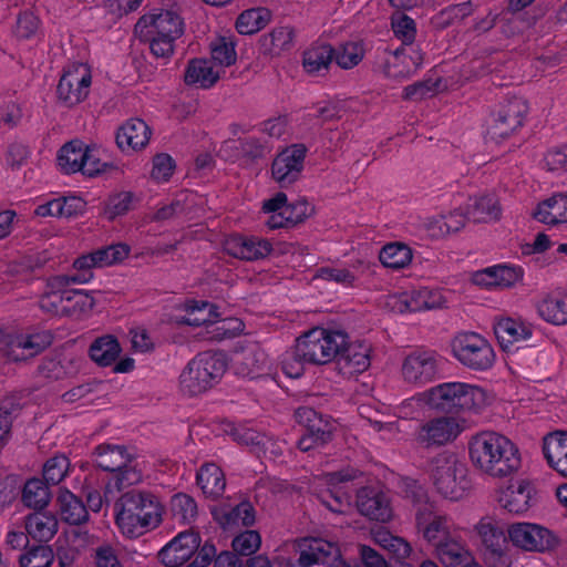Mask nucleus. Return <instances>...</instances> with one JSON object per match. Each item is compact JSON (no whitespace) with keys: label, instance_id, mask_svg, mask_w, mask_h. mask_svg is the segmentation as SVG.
I'll use <instances>...</instances> for the list:
<instances>
[{"label":"nucleus","instance_id":"nucleus-1","mask_svg":"<svg viewBox=\"0 0 567 567\" xmlns=\"http://www.w3.org/2000/svg\"><path fill=\"white\" fill-rule=\"evenodd\" d=\"M468 454L476 467L493 477L512 475L522 462L516 444L494 431H483L472 436Z\"/></svg>","mask_w":567,"mask_h":567},{"label":"nucleus","instance_id":"nucleus-2","mask_svg":"<svg viewBox=\"0 0 567 567\" xmlns=\"http://www.w3.org/2000/svg\"><path fill=\"white\" fill-rule=\"evenodd\" d=\"M164 507L159 498L147 491L124 493L115 504V522L123 535L136 538L157 527L162 522Z\"/></svg>","mask_w":567,"mask_h":567},{"label":"nucleus","instance_id":"nucleus-3","mask_svg":"<svg viewBox=\"0 0 567 567\" xmlns=\"http://www.w3.org/2000/svg\"><path fill=\"white\" fill-rule=\"evenodd\" d=\"M414 401L444 413L457 414L481 410L486 403V392L478 385L452 381L437 384L410 399V402Z\"/></svg>","mask_w":567,"mask_h":567},{"label":"nucleus","instance_id":"nucleus-4","mask_svg":"<svg viewBox=\"0 0 567 567\" xmlns=\"http://www.w3.org/2000/svg\"><path fill=\"white\" fill-rule=\"evenodd\" d=\"M406 487L408 495L419 504L415 513L417 533L429 545L434 548L460 530L450 515L439 511L431 502L422 503L425 492L416 481H408Z\"/></svg>","mask_w":567,"mask_h":567},{"label":"nucleus","instance_id":"nucleus-5","mask_svg":"<svg viewBox=\"0 0 567 567\" xmlns=\"http://www.w3.org/2000/svg\"><path fill=\"white\" fill-rule=\"evenodd\" d=\"M226 369V357L221 352H200L182 371L181 391L188 396L203 394L221 380Z\"/></svg>","mask_w":567,"mask_h":567},{"label":"nucleus","instance_id":"nucleus-6","mask_svg":"<svg viewBox=\"0 0 567 567\" xmlns=\"http://www.w3.org/2000/svg\"><path fill=\"white\" fill-rule=\"evenodd\" d=\"M94 456L97 467L112 473L107 481V489L115 487V491L120 492L142 481L143 474L126 446L102 443L95 447Z\"/></svg>","mask_w":567,"mask_h":567},{"label":"nucleus","instance_id":"nucleus-7","mask_svg":"<svg viewBox=\"0 0 567 567\" xmlns=\"http://www.w3.org/2000/svg\"><path fill=\"white\" fill-rule=\"evenodd\" d=\"M348 333L343 330L316 327L297 339V355L311 364L337 361Z\"/></svg>","mask_w":567,"mask_h":567},{"label":"nucleus","instance_id":"nucleus-8","mask_svg":"<svg viewBox=\"0 0 567 567\" xmlns=\"http://www.w3.org/2000/svg\"><path fill=\"white\" fill-rule=\"evenodd\" d=\"M431 477L436 491L452 501L462 498L470 488L466 465L453 453L443 452L433 457Z\"/></svg>","mask_w":567,"mask_h":567},{"label":"nucleus","instance_id":"nucleus-9","mask_svg":"<svg viewBox=\"0 0 567 567\" xmlns=\"http://www.w3.org/2000/svg\"><path fill=\"white\" fill-rule=\"evenodd\" d=\"M58 165L63 174L82 173L94 177L106 171L107 164L102 162L97 150L79 140L65 143L58 153Z\"/></svg>","mask_w":567,"mask_h":567},{"label":"nucleus","instance_id":"nucleus-10","mask_svg":"<svg viewBox=\"0 0 567 567\" xmlns=\"http://www.w3.org/2000/svg\"><path fill=\"white\" fill-rule=\"evenodd\" d=\"M452 353L462 365L474 371L488 370L495 360L491 343L476 332L458 333L452 341Z\"/></svg>","mask_w":567,"mask_h":567},{"label":"nucleus","instance_id":"nucleus-11","mask_svg":"<svg viewBox=\"0 0 567 567\" xmlns=\"http://www.w3.org/2000/svg\"><path fill=\"white\" fill-rule=\"evenodd\" d=\"M463 429L453 416H435L419 424L413 433L417 446L432 450L454 442Z\"/></svg>","mask_w":567,"mask_h":567},{"label":"nucleus","instance_id":"nucleus-12","mask_svg":"<svg viewBox=\"0 0 567 567\" xmlns=\"http://www.w3.org/2000/svg\"><path fill=\"white\" fill-rule=\"evenodd\" d=\"M308 151L303 143H293L277 152L271 162L270 173L271 178L281 188L289 187L300 179Z\"/></svg>","mask_w":567,"mask_h":567},{"label":"nucleus","instance_id":"nucleus-13","mask_svg":"<svg viewBox=\"0 0 567 567\" xmlns=\"http://www.w3.org/2000/svg\"><path fill=\"white\" fill-rule=\"evenodd\" d=\"M527 104L523 99L514 97L498 105L487 121V135L498 142L511 136L523 126L527 114Z\"/></svg>","mask_w":567,"mask_h":567},{"label":"nucleus","instance_id":"nucleus-14","mask_svg":"<svg viewBox=\"0 0 567 567\" xmlns=\"http://www.w3.org/2000/svg\"><path fill=\"white\" fill-rule=\"evenodd\" d=\"M92 83L91 69L84 63H74L64 69L58 86L56 96L60 104L73 107L83 102Z\"/></svg>","mask_w":567,"mask_h":567},{"label":"nucleus","instance_id":"nucleus-15","mask_svg":"<svg viewBox=\"0 0 567 567\" xmlns=\"http://www.w3.org/2000/svg\"><path fill=\"white\" fill-rule=\"evenodd\" d=\"M296 421L305 426V432L298 440V447L302 452H308L316 446L328 443L332 437V425L319 414L315 409L300 406L295 412Z\"/></svg>","mask_w":567,"mask_h":567},{"label":"nucleus","instance_id":"nucleus-16","mask_svg":"<svg viewBox=\"0 0 567 567\" xmlns=\"http://www.w3.org/2000/svg\"><path fill=\"white\" fill-rule=\"evenodd\" d=\"M443 358L434 351L416 350L408 354L402 364L404 380L412 384H425L440 375Z\"/></svg>","mask_w":567,"mask_h":567},{"label":"nucleus","instance_id":"nucleus-17","mask_svg":"<svg viewBox=\"0 0 567 567\" xmlns=\"http://www.w3.org/2000/svg\"><path fill=\"white\" fill-rule=\"evenodd\" d=\"M358 512L370 520L388 523L393 517L389 494L380 485H367L355 496Z\"/></svg>","mask_w":567,"mask_h":567},{"label":"nucleus","instance_id":"nucleus-18","mask_svg":"<svg viewBox=\"0 0 567 567\" xmlns=\"http://www.w3.org/2000/svg\"><path fill=\"white\" fill-rule=\"evenodd\" d=\"M511 542L525 550L545 551L557 545V538L547 528L532 523H516L508 527Z\"/></svg>","mask_w":567,"mask_h":567},{"label":"nucleus","instance_id":"nucleus-19","mask_svg":"<svg viewBox=\"0 0 567 567\" xmlns=\"http://www.w3.org/2000/svg\"><path fill=\"white\" fill-rule=\"evenodd\" d=\"M199 544L198 533L181 532L159 550L158 558L167 567H192V557Z\"/></svg>","mask_w":567,"mask_h":567},{"label":"nucleus","instance_id":"nucleus-20","mask_svg":"<svg viewBox=\"0 0 567 567\" xmlns=\"http://www.w3.org/2000/svg\"><path fill=\"white\" fill-rule=\"evenodd\" d=\"M375 264L365 260H357L348 268L322 266L317 268L313 278L331 281L343 288H358L361 286V278L374 274Z\"/></svg>","mask_w":567,"mask_h":567},{"label":"nucleus","instance_id":"nucleus-21","mask_svg":"<svg viewBox=\"0 0 567 567\" xmlns=\"http://www.w3.org/2000/svg\"><path fill=\"white\" fill-rule=\"evenodd\" d=\"M228 255L246 260L256 261L268 257L274 247L270 240L254 235H231L225 243Z\"/></svg>","mask_w":567,"mask_h":567},{"label":"nucleus","instance_id":"nucleus-22","mask_svg":"<svg viewBox=\"0 0 567 567\" xmlns=\"http://www.w3.org/2000/svg\"><path fill=\"white\" fill-rule=\"evenodd\" d=\"M295 548L299 553L296 561L298 567L330 564L338 554V547L333 543L318 537L299 538Z\"/></svg>","mask_w":567,"mask_h":567},{"label":"nucleus","instance_id":"nucleus-23","mask_svg":"<svg viewBox=\"0 0 567 567\" xmlns=\"http://www.w3.org/2000/svg\"><path fill=\"white\" fill-rule=\"evenodd\" d=\"M357 478V471L346 468L327 475L328 488L320 495L321 503L333 513H343L350 505V495L344 484Z\"/></svg>","mask_w":567,"mask_h":567},{"label":"nucleus","instance_id":"nucleus-24","mask_svg":"<svg viewBox=\"0 0 567 567\" xmlns=\"http://www.w3.org/2000/svg\"><path fill=\"white\" fill-rule=\"evenodd\" d=\"M53 342V334L49 330H33L12 336L8 347V355L13 361L25 360L45 350Z\"/></svg>","mask_w":567,"mask_h":567},{"label":"nucleus","instance_id":"nucleus-25","mask_svg":"<svg viewBox=\"0 0 567 567\" xmlns=\"http://www.w3.org/2000/svg\"><path fill=\"white\" fill-rule=\"evenodd\" d=\"M524 275L525 271L522 266L502 262L476 271L474 282L486 288H511L523 281Z\"/></svg>","mask_w":567,"mask_h":567},{"label":"nucleus","instance_id":"nucleus-26","mask_svg":"<svg viewBox=\"0 0 567 567\" xmlns=\"http://www.w3.org/2000/svg\"><path fill=\"white\" fill-rule=\"evenodd\" d=\"M533 217L549 227L567 230V192L554 193L538 203Z\"/></svg>","mask_w":567,"mask_h":567},{"label":"nucleus","instance_id":"nucleus-27","mask_svg":"<svg viewBox=\"0 0 567 567\" xmlns=\"http://www.w3.org/2000/svg\"><path fill=\"white\" fill-rule=\"evenodd\" d=\"M433 549L437 559L445 567H470L475 563L473 555L462 540L460 530Z\"/></svg>","mask_w":567,"mask_h":567},{"label":"nucleus","instance_id":"nucleus-28","mask_svg":"<svg viewBox=\"0 0 567 567\" xmlns=\"http://www.w3.org/2000/svg\"><path fill=\"white\" fill-rule=\"evenodd\" d=\"M151 128L142 118H130L116 132L115 141L122 152L144 148L151 138Z\"/></svg>","mask_w":567,"mask_h":567},{"label":"nucleus","instance_id":"nucleus-29","mask_svg":"<svg viewBox=\"0 0 567 567\" xmlns=\"http://www.w3.org/2000/svg\"><path fill=\"white\" fill-rule=\"evenodd\" d=\"M136 27L147 28L152 27L153 32L162 37L179 39L184 34V20L173 10H162L154 14L142 16Z\"/></svg>","mask_w":567,"mask_h":567},{"label":"nucleus","instance_id":"nucleus-30","mask_svg":"<svg viewBox=\"0 0 567 567\" xmlns=\"http://www.w3.org/2000/svg\"><path fill=\"white\" fill-rule=\"evenodd\" d=\"M476 532L485 546L486 551L502 564L507 561L508 546L504 529L491 518H482L476 525Z\"/></svg>","mask_w":567,"mask_h":567},{"label":"nucleus","instance_id":"nucleus-31","mask_svg":"<svg viewBox=\"0 0 567 567\" xmlns=\"http://www.w3.org/2000/svg\"><path fill=\"white\" fill-rule=\"evenodd\" d=\"M334 47L324 41L311 43L302 52V66L307 74L323 76L333 63Z\"/></svg>","mask_w":567,"mask_h":567},{"label":"nucleus","instance_id":"nucleus-32","mask_svg":"<svg viewBox=\"0 0 567 567\" xmlns=\"http://www.w3.org/2000/svg\"><path fill=\"white\" fill-rule=\"evenodd\" d=\"M371 347L365 341L350 342L347 338L346 344L342 346L340 354H338L337 363L348 370V373H362L371 364Z\"/></svg>","mask_w":567,"mask_h":567},{"label":"nucleus","instance_id":"nucleus-33","mask_svg":"<svg viewBox=\"0 0 567 567\" xmlns=\"http://www.w3.org/2000/svg\"><path fill=\"white\" fill-rule=\"evenodd\" d=\"M494 333L502 349L512 351L515 343L530 339L533 330L530 324L520 319L502 318L495 323Z\"/></svg>","mask_w":567,"mask_h":567},{"label":"nucleus","instance_id":"nucleus-34","mask_svg":"<svg viewBox=\"0 0 567 567\" xmlns=\"http://www.w3.org/2000/svg\"><path fill=\"white\" fill-rule=\"evenodd\" d=\"M212 514L224 530H233L240 526L249 527L255 523V509L249 502H241L233 507L215 508Z\"/></svg>","mask_w":567,"mask_h":567},{"label":"nucleus","instance_id":"nucleus-35","mask_svg":"<svg viewBox=\"0 0 567 567\" xmlns=\"http://www.w3.org/2000/svg\"><path fill=\"white\" fill-rule=\"evenodd\" d=\"M532 487L528 482L512 483L498 493L497 502L508 513L523 514L530 506Z\"/></svg>","mask_w":567,"mask_h":567},{"label":"nucleus","instance_id":"nucleus-36","mask_svg":"<svg viewBox=\"0 0 567 567\" xmlns=\"http://www.w3.org/2000/svg\"><path fill=\"white\" fill-rule=\"evenodd\" d=\"M183 309L185 311L184 315L176 316L175 322L177 324H185L190 327H205V331L208 328V324L213 321L214 318L219 317L218 308L205 300H187Z\"/></svg>","mask_w":567,"mask_h":567},{"label":"nucleus","instance_id":"nucleus-37","mask_svg":"<svg viewBox=\"0 0 567 567\" xmlns=\"http://www.w3.org/2000/svg\"><path fill=\"white\" fill-rule=\"evenodd\" d=\"M543 454L551 468L567 477V432H555L545 436Z\"/></svg>","mask_w":567,"mask_h":567},{"label":"nucleus","instance_id":"nucleus-38","mask_svg":"<svg viewBox=\"0 0 567 567\" xmlns=\"http://www.w3.org/2000/svg\"><path fill=\"white\" fill-rule=\"evenodd\" d=\"M471 220L467 217L465 207H457L447 215H439L427 219L425 223L426 230L432 238H441L451 233H456Z\"/></svg>","mask_w":567,"mask_h":567},{"label":"nucleus","instance_id":"nucleus-39","mask_svg":"<svg viewBox=\"0 0 567 567\" xmlns=\"http://www.w3.org/2000/svg\"><path fill=\"white\" fill-rule=\"evenodd\" d=\"M56 516L47 511H34L24 520V529L34 540L47 543L58 532Z\"/></svg>","mask_w":567,"mask_h":567},{"label":"nucleus","instance_id":"nucleus-40","mask_svg":"<svg viewBox=\"0 0 567 567\" xmlns=\"http://www.w3.org/2000/svg\"><path fill=\"white\" fill-rule=\"evenodd\" d=\"M465 210L474 223H486L501 216V207L494 194L468 197Z\"/></svg>","mask_w":567,"mask_h":567},{"label":"nucleus","instance_id":"nucleus-41","mask_svg":"<svg viewBox=\"0 0 567 567\" xmlns=\"http://www.w3.org/2000/svg\"><path fill=\"white\" fill-rule=\"evenodd\" d=\"M218 79V72L214 71L212 62L206 59H192L184 73L185 84L199 89L212 87Z\"/></svg>","mask_w":567,"mask_h":567},{"label":"nucleus","instance_id":"nucleus-42","mask_svg":"<svg viewBox=\"0 0 567 567\" xmlns=\"http://www.w3.org/2000/svg\"><path fill=\"white\" fill-rule=\"evenodd\" d=\"M61 517L70 525H81L87 522L89 511L82 498L70 492L61 491L58 496Z\"/></svg>","mask_w":567,"mask_h":567},{"label":"nucleus","instance_id":"nucleus-43","mask_svg":"<svg viewBox=\"0 0 567 567\" xmlns=\"http://www.w3.org/2000/svg\"><path fill=\"white\" fill-rule=\"evenodd\" d=\"M198 487L207 497L217 498L223 495L226 481L219 466L214 463L204 464L196 475Z\"/></svg>","mask_w":567,"mask_h":567},{"label":"nucleus","instance_id":"nucleus-44","mask_svg":"<svg viewBox=\"0 0 567 567\" xmlns=\"http://www.w3.org/2000/svg\"><path fill=\"white\" fill-rule=\"evenodd\" d=\"M412 248L401 241L388 243L379 252V260L383 267L400 270L404 269L412 262Z\"/></svg>","mask_w":567,"mask_h":567},{"label":"nucleus","instance_id":"nucleus-45","mask_svg":"<svg viewBox=\"0 0 567 567\" xmlns=\"http://www.w3.org/2000/svg\"><path fill=\"white\" fill-rule=\"evenodd\" d=\"M293 32L289 27L274 28L259 40L260 51L265 55L278 56L292 47Z\"/></svg>","mask_w":567,"mask_h":567},{"label":"nucleus","instance_id":"nucleus-46","mask_svg":"<svg viewBox=\"0 0 567 567\" xmlns=\"http://www.w3.org/2000/svg\"><path fill=\"white\" fill-rule=\"evenodd\" d=\"M423 63V55L420 50L412 45H406L405 55L393 62L388 61L384 68L386 76L394 79H405L414 73Z\"/></svg>","mask_w":567,"mask_h":567},{"label":"nucleus","instance_id":"nucleus-47","mask_svg":"<svg viewBox=\"0 0 567 567\" xmlns=\"http://www.w3.org/2000/svg\"><path fill=\"white\" fill-rule=\"evenodd\" d=\"M122 349L118 340L111 334L102 336L91 344L90 358L101 367L112 365L120 357Z\"/></svg>","mask_w":567,"mask_h":567},{"label":"nucleus","instance_id":"nucleus-48","mask_svg":"<svg viewBox=\"0 0 567 567\" xmlns=\"http://www.w3.org/2000/svg\"><path fill=\"white\" fill-rule=\"evenodd\" d=\"M271 20V12L264 7L243 11L235 23L238 33L251 35L264 29Z\"/></svg>","mask_w":567,"mask_h":567},{"label":"nucleus","instance_id":"nucleus-49","mask_svg":"<svg viewBox=\"0 0 567 567\" xmlns=\"http://www.w3.org/2000/svg\"><path fill=\"white\" fill-rule=\"evenodd\" d=\"M71 278L70 274L51 276L47 279L44 291L61 295L65 298L66 302L74 300V306L82 308L86 303V296L83 289L70 288L71 285H75L71 281Z\"/></svg>","mask_w":567,"mask_h":567},{"label":"nucleus","instance_id":"nucleus-50","mask_svg":"<svg viewBox=\"0 0 567 567\" xmlns=\"http://www.w3.org/2000/svg\"><path fill=\"white\" fill-rule=\"evenodd\" d=\"M50 497L48 483L40 478L28 480L22 488L21 501L23 505L34 511L44 509L50 502Z\"/></svg>","mask_w":567,"mask_h":567},{"label":"nucleus","instance_id":"nucleus-51","mask_svg":"<svg viewBox=\"0 0 567 567\" xmlns=\"http://www.w3.org/2000/svg\"><path fill=\"white\" fill-rule=\"evenodd\" d=\"M405 310L409 312H419L441 308L445 300L440 292L432 291L427 288L413 290L404 296L403 300Z\"/></svg>","mask_w":567,"mask_h":567},{"label":"nucleus","instance_id":"nucleus-52","mask_svg":"<svg viewBox=\"0 0 567 567\" xmlns=\"http://www.w3.org/2000/svg\"><path fill=\"white\" fill-rule=\"evenodd\" d=\"M245 323L236 317L214 318L205 331L207 339L223 341L234 339L243 333Z\"/></svg>","mask_w":567,"mask_h":567},{"label":"nucleus","instance_id":"nucleus-53","mask_svg":"<svg viewBox=\"0 0 567 567\" xmlns=\"http://www.w3.org/2000/svg\"><path fill=\"white\" fill-rule=\"evenodd\" d=\"M365 54L362 41H347L334 48L333 62L342 70L359 65Z\"/></svg>","mask_w":567,"mask_h":567},{"label":"nucleus","instance_id":"nucleus-54","mask_svg":"<svg viewBox=\"0 0 567 567\" xmlns=\"http://www.w3.org/2000/svg\"><path fill=\"white\" fill-rule=\"evenodd\" d=\"M539 316L553 324L567 323V297L548 296L537 306Z\"/></svg>","mask_w":567,"mask_h":567},{"label":"nucleus","instance_id":"nucleus-55","mask_svg":"<svg viewBox=\"0 0 567 567\" xmlns=\"http://www.w3.org/2000/svg\"><path fill=\"white\" fill-rule=\"evenodd\" d=\"M392 30L402 45L393 52V59L400 60L401 56L405 55L406 45H412L416 34L415 22L412 18L406 14H401L392 18Z\"/></svg>","mask_w":567,"mask_h":567},{"label":"nucleus","instance_id":"nucleus-56","mask_svg":"<svg viewBox=\"0 0 567 567\" xmlns=\"http://www.w3.org/2000/svg\"><path fill=\"white\" fill-rule=\"evenodd\" d=\"M54 551L51 546L38 544L27 548L19 556L20 567H51L54 561Z\"/></svg>","mask_w":567,"mask_h":567},{"label":"nucleus","instance_id":"nucleus-57","mask_svg":"<svg viewBox=\"0 0 567 567\" xmlns=\"http://www.w3.org/2000/svg\"><path fill=\"white\" fill-rule=\"evenodd\" d=\"M131 248L126 244L117 243L91 251L92 258L99 268L113 266L123 261L130 255Z\"/></svg>","mask_w":567,"mask_h":567},{"label":"nucleus","instance_id":"nucleus-58","mask_svg":"<svg viewBox=\"0 0 567 567\" xmlns=\"http://www.w3.org/2000/svg\"><path fill=\"white\" fill-rule=\"evenodd\" d=\"M173 516L183 524H190L195 520L198 507L196 501L188 494L177 493L171 499Z\"/></svg>","mask_w":567,"mask_h":567},{"label":"nucleus","instance_id":"nucleus-59","mask_svg":"<svg viewBox=\"0 0 567 567\" xmlns=\"http://www.w3.org/2000/svg\"><path fill=\"white\" fill-rule=\"evenodd\" d=\"M135 196L132 192H118L109 196L104 206V215L107 219L126 215L133 207Z\"/></svg>","mask_w":567,"mask_h":567},{"label":"nucleus","instance_id":"nucleus-60","mask_svg":"<svg viewBox=\"0 0 567 567\" xmlns=\"http://www.w3.org/2000/svg\"><path fill=\"white\" fill-rule=\"evenodd\" d=\"M230 436L240 445L249 446L254 450H260L266 445V436L259 431L247 424L233 425L229 431Z\"/></svg>","mask_w":567,"mask_h":567},{"label":"nucleus","instance_id":"nucleus-61","mask_svg":"<svg viewBox=\"0 0 567 567\" xmlns=\"http://www.w3.org/2000/svg\"><path fill=\"white\" fill-rule=\"evenodd\" d=\"M476 6L468 0L455 4L447 6L446 8L442 9L437 14L439 23L446 28L451 24L457 23L463 21L465 18L473 14L475 11Z\"/></svg>","mask_w":567,"mask_h":567},{"label":"nucleus","instance_id":"nucleus-62","mask_svg":"<svg viewBox=\"0 0 567 567\" xmlns=\"http://www.w3.org/2000/svg\"><path fill=\"white\" fill-rule=\"evenodd\" d=\"M261 544V537L257 530L247 529L238 534L231 543L234 554L241 558H249L255 554Z\"/></svg>","mask_w":567,"mask_h":567},{"label":"nucleus","instance_id":"nucleus-63","mask_svg":"<svg viewBox=\"0 0 567 567\" xmlns=\"http://www.w3.org/2000/svg\"><path fill=\"white\" fill-rule=\"evenodd\" d=\"M70 461L64 455L50 457L43 465V481L48 484H59L68 474Z\"/></svg>","mask_w":567,"mask_h":567},{"label":"nucleus","instance_id":"nucleus-64","mask_svg":"<svg viewBox=\"0 0 567 567\" xmlns=\"http://www.w3.org/2000/svg\"><path fill=\"white\" fill-rule=\"evenodd\" d=\"M99 268L91 254H83L74 259L72 265L71 281L76 285L89 284L94 278L93 270Z\"/></svg>","mask_w":567,"mask_h":567}]
</instances>
